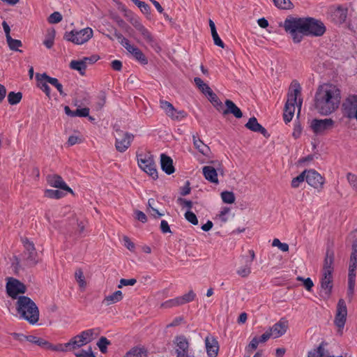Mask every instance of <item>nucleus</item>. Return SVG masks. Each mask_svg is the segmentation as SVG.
<instances>
[{
	"label": "nucleus",
	"mask_w": 357,
	"mask_h": 357,
	"mask_svg": "<svg viewBox=\"0 0 357 357\" xmlns=\"http://www.w3.org/2000/svg\"><path fill=\"white\" fill-rule=\"evenodd\" d=\"M324 342L321 343L319 346L308 353V357H328L324 348Z\"/></svg>",
	"instance_id": "nucleus-36"
},
{
	"label": "nucleus",
	"mask_w": 357,
	"mask_h": 357,
	"mask_svg": "<svg viewBox=\"0 0 357 357\" xmlns=\"http://www.w3.org/2000/svg\"><path fill=\"white\" fill-rule=\"evenodd\" d=\"M12 266L13 267L15 273H17L21 268L20 261L18 257L13 256L12 259Z\"/></svg>",
	"instance_id": "nucleus-63"
},
{
	"label": "nucleus",
	"mask_w": 357,
	"mask_h": 357,
	"mask_svg": "<svg viewBox=\"0 0 357 357\" xmlns=\"http://www.w3.org/2000/svg\"><path fill=\"white\" fill-rule=\"evenodd\" d=\"M209 101L218 110L220 111L223 108V104L218 97V96L211 90L206 93Z\"/></svg>",
	"instance_id": "nucleus-30"
},
{
	"label": "nucleus",
	"mask_w": 357,
	"mask_h": 357,
	"mask_svg": "<svg viewBox=\"0 0 357 357\" xmlns=\"http://www.w3.org/2000/svg\"><path fill=\"white\" fill-rule=\"evenodd\" d=\"M273 1L276 7L282 9H289L292 6L290 0H273Z\"/></svg>",
	"instance_id": "nucleus-50"
},
{
	"label": "nucleus",
	"mask_w": 357,
	"mask_h": 357,
	"mask_svg": "<svg viewBox=\"0 0 357 357\" xmlns=\"http://www.w3.org/2000/svg\"><path fill=\"white\" fill-rule=\"evenodd\" d=\"M115 131V147L116 149L121 153L125 152L131 145V142L134 139V135L128 132L121 130L119 126H114Z\"/></svg>",
	"instance_id": "nucleus-6"
},
{
	"label": "nucleus",
	"mask_w": 357,
	"mask_h": 357,
	"mask_svg": "<svg viewBox=\"0 0 357 357\" xmlns=\"http://www.w3.org/2000/svg\"><path fill=\"white\" fill-rule=\"evenodd\" d=\"M291 87L294 88V91L288 93L287 100L284 107L283 119L286 123L291 121L295 111V104H296L297 97L301 94V89L299 83L293 82L291 83Z\"/></svg>",
	"instance_id": "nucleus-4"
},
{
	"label": "nucleus",
	"mask_w": 357,
	"mask_h": 357,
	"mask_svg": "<svg viewBox=\"0 0 357 357\" xmlns=\"http://www.w3.org/2000/svg\"><path fill=\"white\" fill-rule=\"evenodd\" d=\"M100 59L99 56L93 54L89 57H84L82 59L86 66L87 64H93Z\"/></svg>",
	"instance_id": "nucleus-61"
},
{
	"label": "nucleus",
	"mask_w": 357,
	"mask_h": 357,
	"mask_svg": "<svg viewBox=\"0 0 357 357\" xmlns=\"http://www.w3.org/2000/svg\"><path fill=\"white\" fill-rule=\"evenodd\" d=\"M62 20V15L59 12H54L48 17V22L50 24H56Z\"/></svg>",
	"instance_id": "nucleus-53"
},
{
	"label": "nucleus",
	"mask_w": 357,
	"mask_h": 357,
	"mask_svg": "<svg viewBox=\"0 0 357 357\" xmlns=\"http://www.w3.org/2000/svg\"><path fill=\"white\" fill-rule=\"evenodd\" d=\"M160 106L170 119H178V116H174V112H176V108L171 102L167 100H160Z\"/></svg>",
	"instance_id": "nucleus-28"
},
{
	"label": "nucleus",
	"mask_w": 357,
	"mask_h": 357,
	"mask_svg": "<svg viewBox=\"0 0 357 357\" xmlns=\"http://www.w3.org/2000/svg\"><path fill=\"white\" fill-rule=\"evenodd\" d=\"M116 23L119 27L125 30L126 32H129L130 30H132L131 27L120 17H118V20H116Z\"/></svg>",
	"instance_id": "nucleus-62"
},
{
	"label": "nucleus",
	"mask_w": 357,
	"mask_h": 357,
	"mask_svg": "<svg viewBox=\"0 0 357 357\" xmlns=\"http://www.w3.org/2000/svg\"><path fill=\"white\" fill-rule=\"evenodd\" d=\"M146 352L142 348L133 347L128 351L125 357H146Z\"/></svg>",
	"instance_id": "nucleus-38"
},
{
	"label": "nucleus",
	"mask_w": 357,
	"mask_h": 357,
	"mask_svg": "<svg viewBox=\"0 0 357 357\" xmlns=\"http://www.w3.org/2000/svg\"><path fill=\"white\" fill-rule=\"evenodd\" d=\"M348 9L343 6H338L331 14V18L337 24H343L347 17Z\"/></svg>",
	"instance_id": "nucleus-20"
},
{
	"label": "nucleus",
	"mask_w": 357,
	"mask_h": 357,
	"mask_svg": "<svg viewBox=\"0 0 357 357\" xmlns=\"http://www.w3.org/2000/svg\"><path fill=\"white\" fill-rule=\"evenodd\" d=\"M69 351H73L77 349H79V344L77 342V340L75 339V337H73L71 338L68 342H67V346Z\"/></svg>",
	"instance_id": "nucleus-60"
},
{
	"label": "nucleus",
	"mask_w": 357,
	"mask_h": 357,
	"mask_svg": "<svg viewBox=\"0 0 357 357\" xmlns=\"http://www.w3.org/2000/svg\"><path fill=\"white\" fill-rule=\"evenodd\" d=\"M222 202L226 204H233L235 202V195L233 192L223 191L221 193Z\"/></svg>",
	"instance_id": "nucleus-45"
},
{
	"label": "nucleus",
	"mask_w": 357,
	"mask_h": 357,
	"mask_svg": "<svg viewBox=\"0 0 357 357\" xmlns=\"http://www.w3.org/2000/svg\"><path fill=\"white\" fill-rule=\"evenodd\" d=\"M111 344L110 341H109L105 337H101L98 342H97V346L98 347L100 351L102 354H105L107 351V346Z\"/></svg>",
	"instance_id": "nucleus-46"
},
{
	"label": "nucleus",
	"mask_w": 357,
	"mask_h": 357,
	"mask_svg": "<svg viewBox=\"0 0 357 357\" xmlns=\"http://www.w3.org/2000/svg\"><path fill=\"white\" fill-rule=\"evenodd\" d=\"M64 193L59 190H46L45 191V196L51 199H60L63 197Z\"/></svg>",
	"instance_id": "nucleus-44"
},
{
	"label": "nucleus",
	"mask_w": 357,
	"mask_h": 357,
	"mask_svg": "<svg viewBox=\"0 0 357 357\" xmlns=\"http://www.w3.org/2000/svg\"><path fill=\"white\" fill-rule=\"evenodd\" d=\"M282 26V25H280ZM282 26L289 33L294 43H300L303 36H323L326 32L324 24L319 20L311 17H295L289 15L284 20Z\"/></svg>",
	"instance_id": "nucleus-1"
},
{
	"label": "nucleus",
	"mask_w": 357,
	"mask_h": 357,
	"mask_svg": "<svg viewBox=\"0 0 357 357\" xmlns=\"http://www.w3.org/2000/svg\"><path fill=\"white\" fill-rule=\"evenodd\" d=\"M75 278L77 282L79 287L81 289H85L86 286V282L85 281V278L83 273V271L81 268H77L75 273Z\"/></svg>",
	"instance_id": "nucleus-39"
},
{
	"label": "nucleus",
	"mask_w": 357,
	"mask_h": 357,
	"mask_svg": "<svg viewBox=\"0 0 357 357\" xmlns=\"http://www.w3.org/2000/svg\"><path fill=\"white\" fill-rule=\"evenodd\" d=\"M342 112L344 116L349 119L354 118L355 113H357V96H349L342 104Z\"/></svg>",
	"instance_id": "nucleus-11"
},
{
	"label": "nucleus",
	"mask_w": 357,
	"mask_h": 357,
	"mask_svg": "<svg viewBox=\"0 0 357 357\" xmlns=\"http://www.w3.org/2000/svg\"><path fill=\"white\" fill-rule=\"evenodd\" d=\"M306 171L304 170L302 173H301L298 176L294 178L291 181V187L294 188H296L299 186L300 183L303 182L305 180L306 181Z\"/></svg>",
	"instance_id": "nucleus-47"
},
{
	"label": "nucleus",
	"mask_w": 357,
	"mask_h": 357,
	"mask_svg": "<svg viewBox=\"0 0 357 357\" xmlns=\"http://www.w3.org/2000/svg\"><path fill=\"white\" fill-rule=\"evenodd\" d=\"M137 163L140 169L145 172L153 179L158 177L156 166L154 162L153 156L151 152L146 153H137Z\"/></svg>",
	"instance_id": "nucleus-5"
},
{
	"label": "nucleus",
	"mask_w": 357,
	"mask_h": 357,
	"mask_svg": "<svg viewBox=\"0 0 357 357\" xmlns=\"http://www.w3.org/2000/svg\"><path fill=\"white\" fill-rule=\"evenodd\" d=\"M16 310L21 318L34 324L39 319V310L36 304L28 296H20L16 302Z\"/></svg>",
	"instance_id": "nucleus-3"
},
{
	"label": "nucleus",
	"mask_w": 357,
	"mask_h": 357,
	"mask_svg": "<svg viewBox=\"0 0 357 357\" xmlns=\"http://www.w3.org/2000/svg\"><path fill=\"white\" fill-rule=\"evenodd\" d=\"M67 343L65 344H59L57 345H54L49 342L47 350L51 351H63V352H67L69 351L68 347H66Z\"/></svg>",
	"instance_id": "nucleus-49"
},
{
	"label": "nucleus",
	"mask_w": 357,
	"mask_h": 357,
	"mask_svg": "<svg viewBox=\"0 0 357 357\" xmlns=\"http://www.w3.org/2000/svg\"><path fill=\"white\" fill-rule=\"evenodd\" d=\"M206 353L208 357H217L219 351L218 340L212 336H207L205 339Z\"/></svg>",
	"instance_id": "nucleus-19"
},
{
	"label": "nucleus",
	"mask_w": 357,
	"mask_h": 357,
	"mask_svg": "<svg viewBox=\"0 0 357 357\" xmlns=\"http://www.w3.org/2000/svg\"><path fill=\"white\" fill-rule=\"evenodd\" d=\"M27 338L29 342L35 344L43 349H47L49 342L45 339L34 335H28Z\"/></svg>",
	"instance_id": "nucleus-34"
},
{
	"label": "nucleus",
	"mask_w": 357,
	"mask_h": 357,
	"mask_svg": "<svg viewBox=\"0 0 357 357\" xmlns=\"http://www.w3.org/2000/svg\"><path fill=\"white\" fill-rule=\"evenodd\" d=\"M180 299H181L180 297H177L176 298L167 301L162 304V307L168 308V307H172L174 306H178V305H183L182 301Z\"/></svg>",
	"instance_id": "nucleus-51"
},
{
	"label": "nucleus",
	"mask_w": 357,
	"mask_h": 357,
	"mask_svg": "<svg viewBox=\"0 0 357 357\" xmlns=\"http://www.w3.org/2000/svg\"><path fill=\"white\" fill-rule=\"evenodd\" d=\"M46 180L47 183L52 187L61 189L73 194V190L66 185L60 175L56 174H48L46 177Z\"/></svg>",
	"instance_id": "nucleus-14"
},
{
	"label": "nucleus",
	"mask_w": 357,
	"mask_h": 357,
	"mask_svg": "<svg viewBox=\"0 0 357 357\" xmlns=\"http://www.w3.org/2000/svg\"><path fill=\"white\" fill-rule=\"evenodd\" d=\"M225 104L226 106V109L222 111L223 116L231 114L236 119H241L243 116V112L233 101L227 99L225 102Z\"/></svg>",
	"instance_id": "nucleus-21"
},
{
	"label": "nucleus",
	"mask_w": 357,
	"mask_h": 357,
	"mask_svg": "<svg viewBox=\"0 0 357 357\" xmlns=\"http://www.w3.org/2000/svg\"><path fill=\"white\" fill-rule=\"evenodd\" d=\"M160 166L162 170L168 175L175 172V168L173 165V160L165 153L160 155Z\"/></svg>",
	"instance_id": "nucleus-22"
},
{
	"label": "nucleus",
	"mask_w": 357,
	"mask_h": 357,
	"mask_svg": "<svg viewBox=\"0 0 357 357\" xmlns=\"http://www.w3.org/2000/svg\"><path fill=\"white\" fill-rule=\"evenodd\" d=\"M194 82L197 86V88L205 95L206 96L207 93L211 90V89L209 87V86L204 83L203 80L199 77H195L194 78Z\"/></svg>",
	"instance_id": "nucleus-40"
},
{
	"label": "nucleus",
	"mask_w": 357,
	"mask_h": 357,
	"mask_svg": "<svg viewBox=\"0 0 357 357\" xmlns=\"http://www.w3.org/2000/svg\"><path fill=\"white\" fill-rule=\"evenodd\" d=\"M160 230L163 234L172 233L168 222L166 220H162L160 226Z\"/></svg>",
	"instance_id": "nucleus-64"
},
{
	"label": "nucleus",
	"mask_w": 357,
	"mask_h": 357,
	"mask_svg": "<svg viewBox=\"0 0 357 357\" xmlns=\"http://www.w3.org/2000/svg\"><path fill=\"white\" fill-rule=\"evenodd\" d=\"M7 294L13 299H17L20 296L26 293V287L19 280L14 278H8L6 285Z\"/></svg>",
	"instance_id": "nucleus-8"
},
{
	"label": "nucleus",
	"mask_w": 357,
	"mask_h": 357,
	"mask_svg": "<svg viewBox=\"0 0 357 357\" xmlns=\"http://www.w3.org/2000/svg\"><path fill=\"white\" fill-rule=\"evenodd\" d=\"M334 125L335 121L332 119H314L312 121L310 127L316 135H322L326 131L331 130Z\"/></svg>",
	"instance_id": "nucleus-10"
},
{
	"label": "nucleus",
	"mask_w": 357,
	"mask_h": 357,
	"mask_svg": "<svg viewBox=\"0 0 357 357\" xmlns=\"http://www.w3.org/2000/svg\"><path fill=\"white\" fill-rule=\"evenodd\" d=\"M288 328V321L284 318H282L280 321L275 323L268 330L272 333L274 338H278L283 335Z\"/></svg>",
	"instance_id": "nucleus-18"
},
{
	"label": "nucleus",
	"mask_w": 357,
	"mask_h": 357,
	"mask_svg": "<svg viewBox=\"0 0 357 357\" xmlns=\"http://www.w3.org/2000/svg\"><path fill=\"white\" fill-rule=\"evenodd\" d=\"M94 329H89L82 331L79 335L80 336H82V337L84 338V340L89 343L93 340V335H94Z\"/></svg>",
	"instance_id": "nucleus-52"
},
{
	"label": "nucleus",
	"mask_w": 357,
	"mask_h": 357,
	"mask_svg": "<svg viewBox=\"0 0 357 357\" xmlns=\"http://www.w3.org/2000/svg\"><path fill=\"white\" fill-rule=\"evenodd\" d=\"M341 101L340 90L333 84L319 86L314 96V107L322 115L334 112Z\"/></svg>",
	"instance_id": "nucleus-2"
},
{
	"label": "nucleus",
	"mask_w": 357,
	"mask_h": 357,
	"mask_svg": "<svg viewBox=\"0 0 357 357\" xmlns=\"http://www.w3.org/2000/svg\"><path fill=\"white\" fill-rule=\"evenodd\" d=\"M193 144L196 149H198V151L202 153L204 155H208V153L210 152L209 147L204 144V142L199 139L197 138V136L193 135Z\"/></svg>",
	"instance_id": "nucleus-29"
},
{
	"label": "nucleus",
	"mask_w": 357,
	"mask_h": 357,
	"mask_svg": "<svg viewBox=\"0 0 357 357\" xmlns=\"http://www.w3.org/2000/svg\"><path fill=\"white\" fill-rule=\"evenodd\" d=\"M195 294L192 290H190L188 291V293L184 294L182 296H180V300L182 301L183 304L189 303L190 301H192L195 298Z\"/></svg>",
	"instance_id": "nucleus-54"
},
{
	"label": "nucleus",
	"mask_w": 357,
	"mask_h": 357,
	"mask_svg": "<svg viewBox=\"0 0 357 357\" xmlns=\"http://www.w3.org/2000/svg\"><path fill=\"white\" fill-rule=\"evenodd\" d=\"M333 275L329 271L323 273L321 279L320 296L324 299H328L331 295L333 289Z\"/></svg>",
	"instance_id": "nucleus-12"
},
{
	"label": "nucleus",
	"mask_w": 357,
	"mask_h": 357,
	"mask_svg": "<svg viewBox=\"0 0 357 357\" xmlns=\"http://www.w3.org/2000/svg\"><path fill=\"white\" fill-rule=\"evenodd\" d=\"M65 113L70 116H80V117H86L89 115V109L88 107H84L82 109H77L75 111H73L70 109L68 106H66L64 107Z\"/></svg>",
	"instance_id": "nucleus-27"
},
{
	"label": "nucleus",
	"mask_w": 357,
	"mask_h": 357,
	"mask_svg": "<svg viewBox=\"0 0 357 357\" xmlns=\"http://www.w3.org/2000/svg\"><path fill=\"white\" fill-rule=\"evenodd\" d=\"M250 265V263H247L244 267H242L237 271V273L243 278L248 276L251 273Z\"/></svg>",
	"instance_id": "nucleus-57"
},
{
	"label": "nucleus",
	"mask_w": 357,
	"mask_h": 357,
	"mask_svg": "<svg viewBox=\"0 0 357 357\" xmlns=\"http://www.w3.org/2000/svg\"><path fill=\"white\" fill-rule=\"evenodd\" d=\"M351 253L349 259V268H357V241H354L351 246Z\"/></svg>",
	"instance_id": "nucleus-33"
},
{
	"label": "nucleus",
	"mask_w": 357,
	"mask_h": 357,
	"mask_svg": "<svg viewBox=\"0 0 357 357\" xmlns=\"http://www.w3.org/2000/svg\"><path fill=\"white\" fill-rule=\"evenodd\" d=\"M92 36V29L86 27L79 31L72 30L71 31L66 32L63 38L74 44L82 45L86 43Z\"/></svg>",
	"instance_id": "nucleus-7"
},
{
	"label": "nucleus",
	"mask_w": 357,
	"mask_h": 357,
	"mask_svg": "<svg viewBox=\"0 0 357 357\" xmlns=\"http://www.w3.org/2000/svg\"><path fill=\"white\" fill-rule=\"evenodd\" d=\"M174 342L176 344L177 349H176V357L182 356L181 357H188L189 343L187 338L184 335H178L175 337Z\"/></svg>",
	"instance_id": "nucleus-16"
},
{
	"label": "nucleus",
	"mask_w": 357,
	"mask_h": 357,
	"mask_svg": "<svg viewBox=\"0 0 357 357\" xmlns=\"http://www.w3.org/2000/svg\"><path fill=\"white\" fill-rule=\"evenodd\" d=\"M132 54L142 64L145 65V64L148 63V60H147L146 57L145 56L144 53L139 48H137L135 50V52H132Z\"/></svg>",
	"instance_id": "nucleus-48"
},
{
	"label": "nucleus",
	"mask_w": 357,
	"mask_h": 357,
	"mask_svg": "<svg viewBox=\"0 0 357 357\" xmlns=\"http://www.w3.org/2000/svg\"><path fill=\"white\" fill-rule=\"evenodd\" d=\"M205 178L211 183H218V173L215 169L211 166H204L202 169Z\"/></svg>",
	"instance_id": "nucleus-24"
},
{
	"label": "nucleus",
	"mask_w": 357,
	"mask_h": 357,
	"mask_svg": "<svg viewBox=\"0 0 357 357\" xmlns=\"http://www.w3.org/2000/svg\"><path fill=\"white\" fill-rule=\"evenodd\" d=\"M347 177L350 185L357 191V176L351 173H348Z\"/></svg>",
	"instance_id": "nucleus-59"
},
{
	"label": "nucleus",
	"mask_w": 357,
	"mask_h": 357,
	"mask_svg": "<svg viewBox=\"0 0 357 357\" xmlns=\"http://www.w3.org/2000/svg\"><path fill=\"white\" fill-rule=\"evenodd\" d=\"M245 126L252 132L261 133L266 138L270 137V134L267 132L266 129L258 123L257 118L255 116L250 118Z\"/></svg>",
	"instance_id": "nucleus-17"
},
{
	"label": "nucleus",
	"mask_w": 357,
	"mask_h": 357,
	"mask_svg": "<svg viewBox=\"0 0 357 357\" xmlns=\"http://www.w3.org/2000/svg\"><path fill=\"white\" fill-rule=\"evenodd\" d=\"M6 42L10 50L20 52H22L19 49V47H22V43L20 40L13 39L12 37H9L6 39Z\"/></svg>",
	"instance_id": "nucleus-37"
},
{
	"label": "nucleus",
	"mask_w": 357,
	"mask_h": 357,
	"mask_svg": "<svg viewBox=\"0 0 357 357\" xmlns=\"http://www.w3.org/2000/svg\"><path fill=\"white\" fill-rule=\"evenodd\" d=\"M36 77L38 80L44 79L46 81V82L50 83L52 86H55L58 91L59 92L60 95L62 96H66V93L63 92V86L61 83H59V80L56 78L50 77L46 73L43 74H37Z\"/></svg>",
	"instance_id": "nucleus-23"
},
{
	"label": "nucleus",
	"mask_w": 357,
	"mask_h": 357,
	"mask_svg": "<svg viewBox=\"0 0 357 357\" xmlns=\"http://www.w3.org/2000/svg\"><path fill=\"white\" fill-rule=\"evenodd\" d=\"M137 30L141 33L143 38H144V40H146V41L148 43H149L152 46L153 45V43H155L153 37L149 32V31L143 24L138 27Z\"/></svg>",
	"instance_id": "nucleus-35"
},
{
	"label": "nucleus",
	"mask_w": 357,
	"mask_h": 357,
	"mask_svg": "<svg viewBox=\"0 0 357 357\" xmlns=\"http://www.w3.org/2000/svg\"><path fill=\"white\" fill-rule=\"evenodd\" d=\"M123 296L122 291L120 290H117L112 294L105 296L102 301V304H105V305L108 306L121 301L123 299Z\"/></svg>",
	"instance_id": "nucleus-26"
},
{
	"label": "nucleus",
	"mask_w": 357,
	"mask_h": 357,
	"mask_svg": "<svg viewBox=\"0 0 357 357\" xmlns=\"http://www.w3.org/2000/svg\"><path fill=\"white\" fill-rule=\"evenodd\" d=\"M22 243L25 248L24 254L27 255L26 260L34 266L38 263L36 260L37 252L36 251L34 243L30 241L27 238L22 239Z\"/></svg>",
	"instance_id": "nucleus-15"
},
{
	"label": "nucleus",
	"mask_w": 357,
	"mask_h": 357,
	"mask_svg": "<svg viewBox=\"0 0 357 357\" xmlns=\"http://www.w3.org/2000/svg\"><path fill=\"white\" fill-rule=\"evenodd\" d=\"M272 245L274 247H278L283 252H287L289 250V245L285 243H281L278 238L273 239Z\"/></svg>",
	"instance_id": "nucleus-56"
},
{
	"label": "nucleus",
	"mask_w": 357,
	"mask_h": 357,
	"mask_svg": "<svg viewBox=\"0 0 357 357\" xmlns=\"http://www.w3.org/2000/svg\"><path fill=\"white\" fill-rule=\"evenodd\" d=\"M70 68L71 69L77 70L81 75H85L86 68L82 59L71 61L70 63Z\"/></svg>",
	"instance_id": "nucleus-31"
},
{
	"label": "nucleus",
	"mask_w": 357,
	"mask_h": 357,
	"mask_svg": "<svg viewBox=\"0 0 357 357\" xmlns=\"http://www.w3.org/2000/svg\"><path fill=\"white\" fill-rule=\"evenodd\" d=\"M347 316V307L344 299L338 301L336 309V314L334 319L335 325L338 328L337 332L342 335Z\"/></svg>",
	"instance_id": "nucleus-9"
},
{
	"label": "nucleus",
	"mask_w": 357,
	"mask_h": 357,
	"mask_svg": "<svg viewBox=\"0 0 357 357\" xmlns=\"http://www.w3.org/2000/svg\"><path fill=\"white\" fill-rule=\"evenodd\" d=\"M137 283V280L135 278L131 279H124L122 278L120 280L119 284L118 285V288H122L123 286H132Z\"/></svg>",
	"instance_id": "nucleus-58"
},
{
	"label": "nucleus",
	"mask_w": 357,
	"mask_h": 357,
	"mask_svg": "<svg viewBox=\"0 0 357 357\" xmlns=\"http://www.w3.org/2000/svg\"><path fill=\"white\" fill-rule=\"evenodd\" d=\"M334 261V252L332 250H327L326 252V257L324 261L323 266V273L330 272L331 274L333 273V264Z\"/></svg>",
	"instance_id": "nucleus-25"
},
{
	"label": "nucleus",
	"mask_w": 357,
	"mask_h": 357,
	"mask_svg": "<svg viewBox=\"0 0 357 357\" xmlns=\"http://www.w3.org/2000/svg\"><path fill=\"white\" fill-rule=\"evenodd\" d=\"M184 216L185 218L191 224L194 225H197L198 224L197 218L193 212L188 211L185 212Z\"/></svg>",
	"instance_id": "nucleus-55"
},
{
	"label": "nucleus",
	"mask_w": 357,
	"mask_h": 357,
	"mask_svg": "<svg viewBox=\"0 0 357 357\" xmlns=\"http://www.w3.org/2000/svg\"><path fill=\"white\" fill-rule=\"evenodd\" d=\"M22 98V93L21 92L15 93L14 91H11L8 95V101L11 105L19 103Z\"/></svg>",
	"instance_id": "nucleus-41"
},
{
	"label": "nucleus",
	"mask_w": 357,
	"mask_h": 357,
	"mask_svg": "<svg viewBox=\"0 0 357 357\" xmlns=\"http://www.w3.org/2000/svg\"><path fill=\"white\" fill-rule=\"evenodd\" d=\"M125 17L136 29L142 24L140 22L139 17L136 16L131 10L128 13V14H126Z\"/></svg>",
	"instance_id": "nucleus-42"
},
{
	"label": "nucleus",
	"mask_w": 357,
	"mask_h": 357,
	"mask_svg": "<svg viewBox=\"0 0 357 357\" xmlns=\"http://www.w3.org/2000/svg\"><path fill=\"white\" fill-rule=\"evenodd\" d=\"M356 268H349L348 274V294H352L354 293L355 286V278H356Z\"/></svg>",
	"instance_id": "nucleus-32"
},
{
	"label": "nucleus",
	"mask_w": 357,
	"mask_h": 357,
	"mask_svg": "<svg viewBox=\"0 0 357 357\" xmlns=\"http://www.w3.org/2000/svg\"><path fill=\"white\" fill-rule=\"evenodd\" d=\"M55 37V30L52 29L48 31L45 40L43 41V44L48 49L52 47L54 45V40Z\"/></svg>",
	"instance_id": "nucleus-43"
},
{
	"label": "nucleus",
	"mask_w": 357,
	"mask_h": 357,
	"mask_svg": "<svg viewBox=\"0 0 357 357\" xmlns=\"http://www.w3.org/2000/svg\"><path fill=\"white\" fill-rule=\"evenodd\" d=\"M306 182L312 187L321 190L323 188L324 178L314 169H305Z\"/></svg>",
	"instance_id": "nucleus-13"
}]
</instances>
